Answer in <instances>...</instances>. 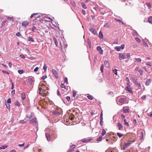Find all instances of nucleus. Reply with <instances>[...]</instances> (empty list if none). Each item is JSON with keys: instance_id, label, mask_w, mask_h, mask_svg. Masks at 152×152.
<instances>
[{"instance_id": "69168bd1", "label": "nucleus", "mask_w": 152, "mask_h": 152, "mask_svg": "<svg viewBox=\"0 0 152 152\" xmlns=\"http://www.w3.org/2000/svg\"><path fill=\"white\" fill-rule=\"evenodd\" d=\"M7 19L10 21H13V19L11 17H8L7 18Z\"/></svg>"}, {"instance_id": "4468645a", "label": "nucleus", "mask_w": 152, "mask_h": 152, "mask_svg": "<svg viewBox=\"0 0 152 152\" xmlns=\"http://www.w3.org/2000/svg\"><path fill=\"white\" fill-rule=\"evenodd\" d=\"M33 114L32 112H31L30 113V114H27L26 115V117L27 118L31 119V118H32Z\"/></svg>"}, {"instance_id": "ddd939ff", "label": "nucleus", "mask_w": 152, "mask_h": 152, "mask_svg": "<svg viewBox=\"0 0 152 152\" xmlns=\"http://www.w3.org/2000/svg\"><path fill=\"white\" fill-rule=\"evenodd\" d=\"M53 114L56 116L60 114V113L57 109L56 110H53L52 111Z\"/></svg>"}, {"instance_id": "c9c22d12", "label": "nucleus", "mask_w": 152, "mask_h": 152, "mask_svg": "<svg viewBox=\"0 0 152 152\" xmlns=\"http://www.w3.org/2000/svg\"><path fill=\"white\" fill-rule=\"evenodd\" d=\"M124 121L125 125L127 126H129V123H128V122L126 121V119H124Z\"/></svg>"}, {"instance_id": "9b49d317", "label": "nucleus", "mask_w": 152, "mask_h": 152, "mask_svg": "<svg viewBox=\"0 0 152 152\" xmlns=\"http://www.w3.org/2000/svg\"><path fill=\"white\" fill-rule=\"evenodd\" d=\"M75 146L74 145H72L70 147L67 152H72L74 151V149L75 148Z\"/></svg>"}, {"instance_id": "052dcab7", "label": "nucleus", "mask_w": 152, "mask_h": 152, "mask_svg": "<svg viewBox=\"0 0 152 152\" xmlns=\"http://www.w3.org/2000/svg\"><path fill=\"white\" fill-rule=\"evenodd\" d=\"M135 59L137 61L139 62H140L141 61V59L140 58H136Z\"/></svg>"}, {"instance_id": "f257e3e1", "label": "nucleus", "mask_w": 152, "mask_h": 152, "mask_svg": "<svg viewBox=\"0 0 152 152\" xmlns=\"http://www.w3.org/2000/svg\"><path fill=\"white\" fill-rule=\"evenodd\" d=\"M45 84V82L44 83L41 82L39 85V93L41 95H43V94L46 90L48 89V88L46 87Z\"/></svg>"}, {"instance_id": "864d4df0", "label": "nucleus", "mask_w": 152, "mask_h": 152, "mask_svg": "<svg viewBox=\"0 0 152 152\" xmlns=\"http://www.w3.org/2000/svg\"><path fill=\"white\" fill-rule=\"evenodd\" d=\"M15 105L16 106H19L20 105V103L19 101H17L15 103Z\"/></svg>"}, {"instance_id": "a211bd4d", "label": "nucleus", "mask_w": 152, "mask_h": 152, "mask_svg": "<svg viewBox=\"0 0 152 152\" xmlns=\"http://www.w3.org/2000/svg\"><path fill=\"white\" fill-rule=\"evenodd\" d=\"M126 90L128 91L129 92L132 93H133V92L132 90V89L129 88V87L126 86Z\"/></svg>"}, {"instance_id": "774afa93", "label": "nucleus", "mask_w": 152, "mask_h": 152, "mask_svg": "<svg viewBox=\"0 0 152 152\" xmlns=\"http://www.w3.org/2000/svg\"><path fill=\"white\" fill-rule=\"evenodd\" d=\"M66 99L68 101H69L70 100V97L69 96H67L66 97Z\"/></svg>"}, {"instance_id": "4d7b16f0", "label": "nucleus", "mask_w": 152, "mask_h": 152, "mask_svg": "<svg viewBox=\"0 0 152 152\" xmlns=\"http://www.w3.org/2000/svg\"><path fill=\"white\" fill-rule=\"evenodd\" d=\"M16 35L18 37H20V36L21 34L19 32H18L16 34Z\"/></svg>"}, {"instance_id": "3c124183", "label": "nucleus", "mask_w": 152, "mask_h": 152, "mask_svg": "<svg viewBox=\"0 0 152 152\" xmlns=\"http://www.w3.org/2000/svg\"><path fill=\"white\" fill-rule=\"evenodd\" d=\"M103 68L104 66L103 65H102L100 67V70L102 72H103Z\"/></svg>"}, {"instance_id": "338daca9", "label": "nucleus", "mask_w": 152, "mask_h": 152, "mask_svg": "<svg viewBox=\"0 0 152 152\" xmlns=\"http://www.w3.org/2000/svg\"><path fill=\"white\" fill-rule=\"evenodd\" d=\"M11 102V100L10 98H9L7 101V102L8 103H10Z\"/></svg>"}, {"instance_id": "f03ea898", "label": "nucleus", "mask_w": 152, "mask_h": 152, "mask_svg": "<svg viewBox=\"0 0 152 152\" xmlns=\"http://www.w3.org/2000/svg\"><path fill=\"white\" fill-rule=\"evenodd\" d=\"M29 122V124L34 125L35 127V129L34 130V132H37L38 130V128L37 127L38 124L37 118H33L30 119Z\"/></svg>"}, {"instance_id": "0e129e2a", "label": "nucleus", "mask_w": 152, "mask_h": 152, "mask_svg": "<svg viewBox=\"0 0 152 152\" xmlns=\"http://www.w3.org/2000/svg\"><path fill=\"white\" fill-rule=\"evenodd\" d=\"M137 88L139 89H141V86L140 84V83H139L137 85Z\"/></svg>"}, {"instance_id": "79ce46f5", "label": "nucleus", "mask_w": 152, "mask_h": 152, "mask_svg": "<svg viewBox=\"0 0 152 152\" xmlns=\"http://www.w3.org/2000/svg\"><path fill=\"white\" fill-rule=\"evenodd\" d=\"M10 81L11 82L12 84L11 89H13L14 88V83L11 80H10Z\"/></svg>"}, {"instance_id": "de8ad7c7", "label": "nucleus", "mask_w": 152, "mask_h": 152, "mask_svg": "<svg viewBox=\"0 0 152 152\" xmlns=\"http://www.w3.org/2000/svg\"><path fill=\"white\" fill-rule=\"evenodd\" d=\"M11 94L12 96H14L15 94V90H12L11 92Z\"/></svg>"}, {"instance_id": "5fc2aeb1", "label": "nucleus", "mask_w": 152, "mask_h": 152, "mask_svg": "<svg viewBox=\"0 0 152 152\" xmlns=\"http://www.w3.org/2000/svg\"><path fill=\"white\" fill-rule=\"evenodd\" d=\"M2 72L4 73L7 74H9V73L8 72H7V71H4V70H2Z\"/></svg>"}, {"instance_id": "6ab92c4d", "label": "nucleus", "mask_w": 152, "mask_h": 152, "mask_svg": "<svg viewBox=\"0 0 152 152\" xmlns=\"http://www.w3.org/2000/svg\"><path fill=\"white\" fill-rule=\"evenodd\" d=\"M70 4L74 7H76V4L75 2L74 1H70Z\"/></svg>"}, {"instance_id": "c03bdc74", "label": "nucleus", "mask_w": 152, "mask_h": 152, "mask_svg": "<svg viewBox=\"0 0 152 152\" xmlns=\"http://www.w3.org/2000/svg\"><path fill=\"white\" fill-rule=\"evenodd\" d=\"M74 118V115H71L70 116H69V118H70V119L72 120H73Z\"/></svg>"}, {"instance_id": "58836bf2", "label": "nucleus", "mask_w": 152, "mask_h": 152, "mask_svg": "<svg viewBox=\"0 0 152 152\" xmlns=\"http://www.w3.org/2000/svg\"><path fill=\"white\" fill-rule=\"evenodd\" d=\"M135 40L138 43H140L141 42V40L138 38L135 37Z\"/></svg>"}, {"instance_id": "cd10ccee", "label": "nucleus", "mask_w": 152, "mask_h": 152, "mask_svg": "<svg viewBox=\"0 0 152 152\" xmlns=\"http://www.w3.org/2000/svg\"><path fill=\"white\" fill-rule=\"evenodd\" d=\"M87 97L90 100H92L93 99V96L89 95L87 96Z\"/></svg>"}, {"instance_id": "412c9836", "label": "nucleus", "mask_w": 152, "mask_h": 152, "mask_svg": "<svg viewBox=\"0 0 152 152\" xmlns=\"http://www.w3.org/2000/svg\"><path fill=\"white\" fill-rule=\"evenodd\" d=\"M104 63L106 66L107 67L109 66V64L108 61L105 60L104 61Z\"/></svg>"}, {"instance_id": "5701e85b", "label": "nucleus", "mask_w": 152, "mask_h": 152, "mask_svg": "<svg viewBox=\"0 0 152 152\" xmlns=\"http://www.w3.org/2000/svg\"><path fill=\"white\" fill-rule=\"evenodd\" d=\"M81 6H82V7L84 9H86L87 8V6L86 5L85 3L83 2H82L81 3Z\"/></svg>"}, {"instance_id": "393cba45", "label": "nucleus", "mask_w": 152, "mask_h": 152, "mask_svg": "<svg viewBox=\"0 0 152 152\" xmlns=\"http://www.w3.org/2000/svg\"><path fill=\"white\" fill-rule=\"evenodd\" d=\"M99 37L100 39L103 38V35L102 33L100 31L99 32Z\"/></svg>"}, {"instance_id": "c85d7f7f", "label": "nucleus", "mask_w": 152, "mask_h": 152, "mask_svg": "<svg viewBox=\"0 0 152 152\" xmlns=\"http://www.w3.org/2000/svg\"><path fill=\"white\" fill-rule=\"evenodd\" d=\"M148 22L152 24V16H150L148 18Z\"/></svg>"}, {"instance_id": "6e6552de", "label": "nucleus", "mask_w": 152, "mask_h": 152, "mask_svg": "<svg viewBox=\"0 0 152 152\" xmlns=\"http://www.w3.org/2000/svg\"><path fill=\"white\" fill-rule=\"evenodd\" d=\"M29 23L27 21H24L21 23L22 25L24 27H26L29 24Z\"/></svg>"}, {"instance_id": "7c9ffc66", "label": "nucleus", "mask_w": 152, "mask_h": 152, "mask_svg": "<svg viewBox=\"0 0 152 152\" xmlns=\"http://www.w3.org/2000/svg\"><path fill=\"white\" fill-rule=\"evenodd\" d=\"M7 147V145H2L0 147V150L4 149Z\"/></svg>"}, {"instance_id": "bb28decb", "label": "nucleus", "mask_w": 152, "mask_h": 152, "mask_svg": "<svg viewBox=\"0 0 152 152\" xmlns=\"http://www.w3.org/2000/svg\"><path fill=\"white\" fill-rule=\"evenodd\" d=\"M132 34L134 36H136L137 34V33L136 31L133 30L132 32Z\"/></svg>"}, {"instance_id": "9d476101", "label": "nucleus", "mask_w": 152, "mask_h": 152, "mask_svg": "<svg viewBox=\"0 0 152 152\" xmlns=\"http://www.w3.org/2000/svg\"><path fill=\"white\" fill-rule=\"evenodd\" d=\"M89 31H90L92 33L94 34H97L96 31L95 29L93 28H89Z\"/></svg>"}, {"instance_id": "4be33fe9", "label": "nucleus", "mask_w": 152, "mask_h": 152, "mask_svg": "<svg viewBox=\"0 0 152 152\" xmlns=\"http://www.w3.org/2000/svg\"><path fill=\"white\" fill-rule=\"evenodd\" d=\"M28 80L29 83L31 84H32L34 82V80L31 78H29L28 79Z\"/></svg>"}, {"instance_id": "0eeeda50", "label": "nucleus", "mask_w": 152, "mask_h": 152, "mask_svg": "<svg viewBox=\"0 0 152 152\" xmlns=\"http://www.w3.org/2000/svg\"><path fill=\"white\" fill-rule=\"evenodd\" d=\"M135 70L136 71H138L141 76L142 75L143 71L142 69L140 68L139 67H137L135 68Z\"/></svg>"}, {"instance_id": "20e7f679", "label": "nucleus", "mask_w": 152, "mask_h": 152, "mask_svg": "<svg viewBox=\"0 0 152 152\" xmlns=\"http://www.w3.org/2000/svg\"><path fill=\"white\" fill-rule=\"evenodd\" d=\"M119 56V59L120 60H121L126 58V55L124 53H118Z\"/></svg>"}, {"instance_id": "dca6fc26", "label": "nucleus", "mask_w": 152, "mask_h": 152, "mask_svg": "<svg viewBox=\"0 0 152 152\" xmlns=\"http://www.w3.org/2000/svg\"><path fill=\"white\" fill-rule=\"evenodd\" d=\"M151 83V80L150 79H148L146 80L145 84L146 86H148L150 85Z\"/></svg>"}, {"instance_id": "13d9d810", "label": "nucleus", "mask_w": 152, "mask_h": 152, "mask_svg": "<svg viewBox=\"0 0 152 152\" xmlns=\"http://www.w3.org/2000/svg\"><path fill=\"white\" fill-rule=\"evenodd\" d=\"M84 15H85L86 14V12L85 10H82L81 12Z\"/></svg>"}, {"instance_id": "4c0bfd02", "label": "nucleus", "mask_w": 152, "mask_h": 152, "mask_svg": "<svg viewBox=\"0 0 152 152\" xmlns=\"http://www.w3.org/2000/svg\"><path fill=\"white\" fill-rule=\"evenodd\" d=\"M19 123L20 124H24L26 123L25 121H24L23 120H20L19 121Z\"/></svg>"}, {"instance_id": "e2e57ef3", "label": "nucleus", "mask_w": 152, "mask_h": 152, "mask_svg": "<svg viewBox=\"0 0 152 152\" xmlns=\"http://www.w3.org/2000/svg\"><path fill=\"white\" fill-rule=\"evenodd\" d=\"M47 77V76H43L41 77V78L42 80H45Z\"/></svg>"}, {"instance_id": "c756f323", "label": "nucleus", "mask_w": 152, "mask_h": 152, "mask_svg": "<svg viewBox=\"0 0 152 152\" xmlns=\"http://www.w3.org/2000/svg\"><path fill=\"white\" fill-rule=\"evenodd\" d=\"M102 136H99L96 140L97 142H100L102 141Z\"/></svg>"}, {"instance_id": "ea45409f", "label": "nucleus", "mask_w": 152, "mask_h": 152, "mask_svg": "<svg viewBox=\"0 0 152 152\" xmlns=\"http://www.w3.org/2000/svg\"><path fill=\"white\" fill-rule=\"evenodd\" d=\"M54 41L56 46H58V44L57 40L56 39H54Z\"/></svg>"}, {"instance_id": "a878e982", "label": "nucleus", "mask_w": 152, "mask_h": 152, "mask_svg": "<svg viewBox=\"0 0 152 152\" xmlns=\"http://www.w3.org/2000/svg\"><path fill=\"white\" fill-rule=\"evenodd\" d=\"M37 13H33L31 15V18L33 17H34V18H37L38 16H37Z\"/></svg>"}, {"instance_id": "473e14b6", "label": "nucleus", "mask_w": 152, "mask_h": 152, "mask_svg": "<svg viewBox=\"0 0 152 152\" xmlns=\"http://www.w3.org/2000/svg\"><path fill=\"white\" fill-rule=\"evenodd\" d=\"M146 4L147 5V6H148V9H150V8L151 7V3L150 2H148V3H146Z\"/></svg>"}, {"instance_id": "7ed1b4c3", "label": "nucleus", "mask_w": 152, "mask_h": 152, "mask_svg": "<svg viewBox=\"0 0 152 152\" xmlns=\"http://www.w3.org/2000/svg\"><path fill=\"white\" fill-rule=\"evenodd\" d=\"M64 39H63L61 37L59 38V39L58 42L60 46V48L61 50L63 49L64 44H65V43L64 42Z\"/></svg>"}, {"instance_id": "a18cd8bd", "label": "nucleus", "mask_w": 152, "mask_h": 152, "mask_svg": "<svg viewBox=\"0 0 152 152\" xmlns=\"http://www.w3.org/2000/svg\"><path fill=\"white\" fill-rule=\"evenodd\" d=\"M96 49L97 50L99 51H100V50H101V49H102L100 46H98L96 48Z\"/></svg>"}, {"instance_id": "bf43d9fd", "label": "nucleus", "mask_w": 152, "mask_h": 152, "mask_svg": "<svg viewBox=\"0 0 152 152\" xmlns=\"http://www.w3.org/2000/svg\"><path fill=\"white\" fill-rule=\"evenodd\" d=\"M76 92H75L74 91H73V96L74 97H75L76 95Z\"/></svg>"}, {"instance_id": "e433bc0d", "label": "nucleus", "mask_w": 152, "mask_h": 152, "mask_svg": "<svg viewBox=\"0 0 152 152\" xmlns=\"http://www.w3.org/2000/svg\"><path fill=\"white\" fill-rule=\"evenodd\" d=\"M47 68V66L46 65V64H44V66L43 67V69L44 70V71L45 72L46 71Z\"/></svg>"}, {"instance_id": "8fccbe9b", "label": "nucleus", "mask_w": 152, "mask_h": 152, "mask_svg": "<svg viewBox=\"0 0 152 152\" xmlns=\"http://www.w3.org/2000/svg\"><path fill=\"white\" fill-rule=\"evenodd\" d=\"M103 119H100V124L101 126L102 125V124L103 123Z\"/></svg>"}, {"instance_id": "49530a36", "label": "nucleus", "mask_w": 152, "mask_h": 152, "mask_svg": "<svg viewBox=\"0 0 152 152\" xmlns=\"http://www.w3.org/2000/svg\"><path fill=\"white\" fill-rule=\"evenodd\" d=\"M117 70L116 69H115L113 71V73L116 75H117Z\"/></svg>"}, {"instance_id": "680f3d73", "label": "nucleus", "mask_w": 152, "mask_h": 152, "mask_svg": "<svg viewBox=\"0 0 152 152\" xmlns=\"http://www.w3.org/2000/svg\"><path fill=\"white\" fill-rule=\"evenodd\" d=\"M133 123L134 124V125H136L137 122V121L136 119H134L133 120Z\"/></svg>"}, {"instance_id": "37998d69", "label": "nucleus", "mask_w": 152, "mask_h": 152, "mask_svg": "<svg viewBox=\"0 0 152 152\" xmlns=\"http://www.w3.org/2000/svg\"><path fill=\"white\" fill-rule=\"evenodd\" d=\"M6 22H7V20L6 19L4 20L2 22L1 26H4V25L5 24V23Z\"/></svg>"}, {"instance_id": "b1692460", "label": "nucleus", "mask_w": 152, "mask_h": 152, "mask_svg": "<svg viewBox=\"0 0 152 152\" xmlns=\"http://www.w3.org/2000/svg\"><path fill=\"white\" fill-rule=\"evenodd\" d=\"M31 30L33 32H34L37 31V29L35 26H33L32 27Z\"/></svg>"}, {"instance_id": "09e8293b", "label": "nucleus", "mask_w": 152, "mask_h": 152, "mask_svg": "<svg viewBox=\"0 0 152 152\" xmlns=\"http://www.w3.org/2000/svg\"><path fill=\"white\" fill-rule=\"evenodd\" d=\"M143 134H141L140 136V138L141 140L143 139Z\"/></svg>"}, {"instance_id": "aec40b11", "label": "nucleus", "mask_w": 152, "mask_h": 152, "mask_svg": "<svg viewBox=\"0 0 152 152\" xmlns=\"http://www.w3.org/2000/svg\"><path fill=\"white\" fill-rule=\"evenodd\" d=\"M118 126L120 130H121L123 129L122 126L120 123L118 122Z\"/></svg>"}, {"instance_id": "1a4fd4ad", "label": "nucleus", "mask_w": 152, "mask_h": 152, "mask_svg": "<svg viewBox=\"0 0 152 152\" xmlns=\"http://www.w3.org/2000/svg\"><path fill=\"white\" fill-rule=\"evenodd\" d=\"M52 71L53 74L54 76L56 78H58V74L57 71L55 69H52Z\"/></svg>"}, {"instance_id": "f704fd0d", "label": "nucleus", "mask_w": 152, "mask_h": 152, "mask_svg": "<svg viewBox=\"0 0 152 152\" xmlns=\"http://www.w3.org/2000/svg\"><path fill=\"white\" fill-rule=\"evenodd\" d=\"M28 41H31L32 42H34V39L30 37H29L28 38Z\"/></svg>"}, {"instance_id": "6e6d98bb", "label": "nucleus", "mask_w": 152, "mask_h": 152, "mask_svg": "<svg viewBox=\"0 0 152 152\" xmlns=\"http://www.w3.org/2000/svg\"><path fill=\"white\" fill-rule=\"evenodd\" d=\"M61 88H64L65 89L66 88H65L66 86H64V84L63 83H61Z\"/></svg>"}, {"instance_id": "f8f14e48", "label": "nucleus", "mask_w": 152, "mask_h": 152, "mask_svg": "<svg viewBox=\"0 0 152 152\" xmlns=\"http://www.w3.org/2000/svg\"><path fill=\"white\" fill-rule=\"evenodd\" d=\"M92 139L91 138H88V139H82L81 140L82 142H84V143H86L87 142L91 140H92Z\"/></svg>"}, {"instance_id": "a19ab883", "label": "nucleus", "mask_w": 152, "mask_h": 152, "mask_svg": "<svg viewBox=\"0 0 152 152\" xmlns=\"http://www.w3.org/2000/svg\"><path fill=\"white\" fill-rule=\"evenodd\" d=\"M18 72L19 74H22V73H23V70H22V69L18 70Z\"/></svg>"}, {"instance_id": "2f4dec72", "label": "nucleus", "mask_w": 152, "mask_h": 152, "mask_svg": "<svg viewBox=\"0 0 152 152\" xmlns=\"http://www.w3.org/2000/svg\"><path fill=\"white\" fill-rule=\"evenodd\" d=\"M123 111L125 113H129V109L128 108L125 109Z\"/></svg>"}, {"instance_id": "f3484780", "label": "nucleus", "mask_w": 152, "mask_h": 152, "mask_svg": "<svg viewBox=\"0 0 152 152\" xmlns=\"http://www.w3.org/2000/svg\"><path fill=\"white\" fill-rule=\"evenodd\" d=\"M22 99L23 100H24L26 98V95L25 93H22L21 95Z\"/></svg>"}, {"instance_id": "39448f33", "label": "nucleus", "mask_w": 152, "mask_h": 152, "mask_svg": "<svg viewBox=\"0 0 152 152\" xmlns=\"http://www.w3.org/2000/svg\"><path fill=\"white\" fill-rule=\"evenodd\" d=\"M118 102L120 103L121 104H124L125 102H126V98H120L118 99Z\"/></svg>"}, {"instance_id": "72a5a7b5", "label": "nucleus", "mask_w": 152, "mask_h": 152, "mask_svg": "<svg viewBox=\"0 0 152 152\" xmlns=\"http://www.w3.org/2000/svg\"><path fill=\"white\" fill-rule=\"evenodd\" d=\"M115 49L117 51H119L120 50V47L116 46L115 48Z\"/></svg>"}, {"instance_id": "2eb2a0df", "label": "nucleus", "mask_w": 152, "mask_h": 152, "mask_svg": "<svg viewBox=\"0 0 152 152\" xmlns=\"http://www.w3.org/2000/svg\"><path fill=\"white\" fill-rule=\"evenodd\" d=\"M134 141L132 142H128L125 143L124 147V149L125 150V148L131 145V143L134 142Z\"/></svg>"}, {"instance_id": "423d86ee", "label": "nucleus", "mask_w": 152, "mask_h": 152, "mask_svg": "<svg viewBox=\"0 0 152 152\" xmlns=\"http://www.w3.org/2000/svg\"><path fill=\"white\" fill-rule=\"evenodd\" d=\"M45 136L47 140L48 141H49L51 140V139L53 138V135H51L50 134H45Z\"/></svg>"}, {"instance_id": "603ef678", "label": "nucleus", "mask_w": 152, "mask_h": 152, "mask_svg": "<svg viewBox=\"0 0 152 152\" xmlns=\"http://www.w3.org/2000/svg\"><path fill=\"white\" fill-rule=\"evenodd\" d=\"M5 104H6V103H5ZM7 108L9 110H10V105L9 104H5Z\"/></svg>"}]
</instances>
